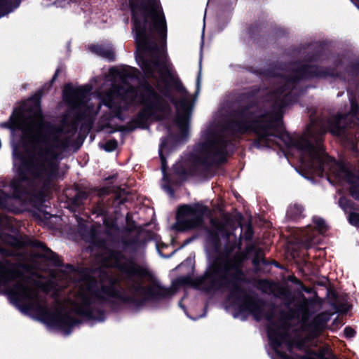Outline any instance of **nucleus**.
Listing matches in <instances>:
<instances>
[{"label":"nucleus","instance_id":"nucleus-1","mask_svg":"<svg viewBox=\"0 0 359 359\" xmlns=\"http://www.w3.org/2000/svg\"><path fill=\"white\" fill-rule=\"evenodd\" d=\"M6 125L13 131L20 129L22 133V144L26 156L20 154V149L13 144V166L24 179L45 182L53 177L57 170L58 149L66 146L67 138L74 130L71 124L67 130L48 128L42 121L38 109L27 116L16 110Z\"/></svg>","mask_w":359,"mask_h":359},{"label":"nucleus","instance_id":"nucleus-2","mask_svg":"<svg viewBox=\"0 0 359 359\" xmlns=\"http://www.w3.org/2000/svg\"><path fill=\"white\" fill-rule=\"evenodd\" d=\"M96 282L83 280L79 285L78 294L74 300H69L62 305L57 306L54 311H48L38 296V292L30 280L20 279L16 281L14 287L6 289L12 301L28 310L36 311L41 320L51 327L60 330L69 334L71 328L77 322L72 316V311L80 314L88 313V306L95 301L108 299L117 295L113 287L102 288L99 292L95 291Z\"/></svg>","mask_w":359,"mask_h":359},{"label":"nucleus","instance_id":"nucleus-3","mask_svg":"<svg viewBox=\"0 0 359 359\" xmlns=\"http://www.w3.org/2000/svg\"><path fill=\"white\" fill-rule=\"evenodd\" d=\"M133 18V30L137 47L142 55L137 60L147 76L163 79L166 67L163 53L151 43L154 33H157L164 43L166 38L165 18L158 0H130Z\"/></svg>","mask_w":359,"mask_h":359},{"label":"nucleus","instance_id":"nucleus-4","mask_svg":"<svg viewBox=\"0 0 359 359\" xmlns=\"http://www.w3.org/2000/svg\"><path fill=\"white\" fill-rule=\"evenodd\" d=\"M297 146L304 151V156L301 158L302 167L304 170L317 175L329 170L339 180L348 182L352 196L359 199V178L353 175L345 164L327 156L316 138L311 135L310 129L299 140Z\"/></svg>","mask_w":359,"mask_h":359},{"label":"nucleus","instance_id":"nucleus-5","mask_svg":"<svg viewBox=\"0 0 359 359\" xmlns=\"http://www.w3.org/2000/svg\"><path fill=\"white\" fill-rule=\"evenodd\" d=\"M137 70L133 67H116L109 70L111 79L121 80L123 86L120 88H114L109 92L104 97L102 102L109 108L118 104L121 100L126 102H135L144 104L148 109L157 107L160 102L159 96L150 86H144L136 92L128 86L129 80L136 76Z\"/></svg>","mask_w":359,"mask_h":359},{"label":"nucleus","instance_id":"nucleus-6","mask_svg":"<svg viewBox=\"0 0 359 359\" xmlns=\"http://www.w3.org/2000/svg\"><path fill=\"white\" fill-rule=\"evenodd\" d=\"M203 208L198 205H183L177 213V226L180 230L198 226L202 221Z\"/></svg>","mask_w":359,"mask_h":359},{"label":"nucleus","instance_id":"nucleus-7","mask_svg":"<svg viewBox=\"0 0 359 359\" xmlns=\"http://www.w3.org/2000/svg\"><path fill=\"white\" fill-rule=\"evenodd\" d=\"M191 107L192 105L190 102V97L187 95L182 100L176 104L177 123L183 132L185 131L187 128Z\"/></svg>","mask_w":359,"mask_h":359},{"label":"nucleus","instance_id":"nucleus-8","mask_svg":"<svg viewBox=\"0 0 359 359\" xmlns=\"http://www.w3.org/2000/svg\"><path fill=\"white\" fill-rule=\"evenodd\" d=\"M86 90L83 88L73 90L66 88L65 99L73 108L77 107H83V103L82 100L86 97Z\"/></svg>","mask_w":359,"mask_h":359},{"label":"nucleus","instance_id":"nucleus-9","mask_svg":"<svg viewBox=\"0 0 359 359\" xmlns=\"http://www.w3.org/2000/svg\"><path fill=\"white\" fill-rule=\"evenodd\" d=\"M14 268V266L8 263L0 264V288L4 287L7 281L13 278L14 274L12 271Z\"/></svg>","mask_w":359,"mask_h":359},{"label":"nucleus","instance_id":"nucleus-10","mask_svg":"<svg viewBox=\"0 0 359 359\" xmlns=\"http://www.w3.org/2000/svg\"><path fill=\"white\" fill-rule=\"evenodd\" d=\"M20 3V0H1L0 17H2L16 8Z\"/></svg>","mask_w":359,"mask_h":359},{"label":"nucleus","instance_id":"nucleus-11","mask_svg":"<svg viewBox=\"0 0 359 359\" xmlns=\"http://www.w3.org/2000/svg\"><path fill=\"white\" fill-rule=\"evenodd\" d=\"M346 118V116L344 115H339L331 121L330 130L332 133L334 135H339L343 127L342 122Z\"/></svg>","mask_w":359,"mask_h":359},{"label":"nucleus","instance_id":"nucleus-12","mask_svg":"<svg viewBox=\"0 0 359 359\" xmlns=\"http://www.w3.org/2000/svg\"><path fill=\"white\" fill-rule=\"evenodd\" d=\"M103 265L105 266L120 267L121 263L119 255L114 252H110L107 258H104Z\"/></svg>","mask_w":359,"mask_h":359},{"label":"nucleus","instance_id":"nucleus-13","mask_svg":"<svg viewBox=\"0 0 359 359\" xmlns=\"http://www.w3.org/2000/svg\"><path fill=\"white\" fill-rule=\"evenodd\" d=\"M165 290L158 284H153L147 291L148 297H156L164 295Z\"/></svg>","mask_w":359,"mask_h":359},{"label":"nucleus","instance_id":"nucleus-14","mask_svg":"<svg viewBox=\"0 0 359 359\" xmlns=\"http://www.w3.org/2000/svg\"><path fill=\"white\" fill-rule=\"evenodd\" d=\"M268 336L275 348L280 346L284 340L283 336L276 337L275 332L271 328L268 330Z\"/></svg>","mask_w":359,"mask_h":359},{"label":"nucleus","instance_id":"nucleus-15","mask_svg":"<svg viewBox=\"0 0 359 359\" xmlns=\"http://www.w3.org/2000/svg\"><path fill=\"white\" fill-rule=\"evenodd\" d=\"M313 222L316 224V228L318 229L319 232L323 233L326 229L325 222L321 218H314Z\"/></svg>","mask_w":359,"mask_h":359},{"label":"nucleus","instance_id":"nucleus-16","mask_svg":"<svg viewBox=\"0 0 359 359\" xmlns=\"http://www.w3.org/2000/svg\"><path fill=\"white\" fill-rule=\"evenodd\" d=\"M116 147H117L116 141H115L114 140H111L104 144V145L103 146V148L107 151H112L116 149Z\"/></svg>","mask_w":359,"mask_h":359},{"label":"nucleus","instance_id":"nucleus-17","mask_svg":"<svg viewBox=\"0 0 359 359\" xmlns=\"http://www.w3.org/2000/svg\"><path fill=\"white\" fill-rule=\"evenodd\" d=\"M349 222L355 226L359 224V215L357 213H351L348 217Z\"/></svg>","mask_w":359,"mask_h":359},{"label":"nucleus","instance_id":"nucleus-18","mask_svg":"<svg viewBox=\"0 0 359 359\" xmlns=\"http://www.w3.org/2000/svg\"><path fill=\"white\" fill-rule=\"evenodd\" d=\"M164 147H165V143L162 142L161 144V147H160L159 154H160L161 161H162V170H163V175L165 176V162H164L165 161H164V158L162 156V154H163V150H164Z\"/></svg>","mask_w":359,"mask_h":359},{"label":"nucleus","instance_id":"nucleus-19","mask_svg":"<svg viewBox=\"0 0 359 359\" xmlns=\"http://www.w3.org/2000/svg\"><path fill=\"white\" fill-rule=\"evenodd\" d=\"M349 116H355V118L358 120V122L356 123V124L359 126V109L356 105L352 104V109Z\"/></svg>","mask_w":359,"mask_h":359},{"label":"nucleus","instance_id":"nucleus-20","mask_svg":"<svg viewBox=\"0 0 359 359\" xmlns=\"http://www.w3.org/2000/svg\"><path fill=\"white\" fill-rule=\"evenodd\" d=\"M344 334L346 337H352L355 334V331L351 327H346L344 329Z\"/></svg>","mask_w":359,"mask_h":359},{"label":"nucleus","instance_id":"nucleus-21","mask_svg":"<svg viewBox=\"0 0 359 359\" xmlns=\"http://www.w3.org/2000/svg\"><path fill=\"white\" fill-rule=\"evenodd\" d=\"M100 104H98V107L96 108H92L91 107H88V111L86 113V116H92L95 114H96L99 109Z\"/></svg>","mask_w":359,"mask_h":359},{"label":"nucleus","instance_id":"nucleus-22","mask_svg":"<svg viewBox=\"0 0 359 359\" xmlns=\"http://www.w3.org/2000/svg\"><path fill=\"white\" fill-rule=\"evenodd\" d=\"M210 270L212 271V273H214V276H219L220 273V271L217 266H212Z\"/></svg>","mask_w":359,"mask_h":359},{"label":"nucleus","instance_id":"nucleus-23","mask_svg":"<svg viewBox=\"0 0 359 359\" xmlns=\"http://www.w3.org/2000/svg\"><path fill=\"white\" fill-rule=\"evenodd\" d=\"M329 350H330V349H329V348H328V347H327V348H326V350H325L326 353H320L318 357L319 358H321V359L325 358V356H326V354L329 352Z\"/></svg>","mask_w":359,"mask_h":359},{"label":"nucleus","instance_id":"nucleus-24","mask_svg":"<svg viewBox=\"0 0 359 359\" xmlns=\"http://www.w3.org/2000/svg\"><path fill=\"white\" fill-rule=\"evenodd\" d=\"M39 246L41 248V249L43 250L44 251L50 252V250L48 248H46L43 244L39 243Z\"/></svg>","mask_w":359,"mask_h":359},{"label":"nucleus","instance_id":"nucleus-25","mask_svg":"<svg viewBox=\"0 0 359 359\" xmlns=\"http://www.w3.org/2000/svg\"><path fill=\"white\" fill-rule=\"evenodd\" d=\"M219 148H222V146H221V145H217V144H212V145L211 146V151H212V149H217V148H219Z\"/></svg>","mask_w":359,"mask_h":359},{"label":"nucleus","instance_id":"nucleus-26","mask_svg":"<svg viewBox=\"0 0 359 359\" xmlns=\"http://www.w3.org/2000/svg\"><path fill=\"white\" fill-rule=\"evenodd\" d=\"M301 239L304 241H308L311 240V238L310 237L307 236H305L304 237L302 236Z\"/></svg>","mask_w":359,"mask_h":359},{"label":"nucleus","instance_id":"nucleus-27","mask_svg":"<svg viewBox=\"0 0 359 359\" xmlns=\"http://www.w3.org/2000/svg\"><path fill=\"white\" fill-rule=\"evenodd\" d=\"M105 57L109 59L111 58V53H109L108 55H105Z\"/></svg>","mask_w":359,"mask_h":359},{"label":"nucleus","instance_id":"nucleus-28","mask_svg":"<svg viewBox=\"0 0 359 359\" xmlns=\"http://www.w3.org/2000/svg\"><path fill=\"white\" fill-rule=\"evenodd\" d=\"M295 208L299 209L300 208L299 206H295Z\"/></svg>","mask_w":359,"mask_h":359},{"label":"nucleus","instance_id":"nucleus-29","mask_svg":"<svg viewBox=\"0 0 359 359\" xmlns=\"http://www.w3.org/2000/svg\"><path fill=\"white\" fill-rule=\"evenodd\" d=\"M58 287H62V285L61 284L57 285Z\"/></svg>","mask_w":359,"mask_h":359}]
</instances>
